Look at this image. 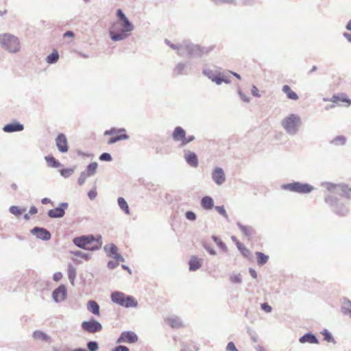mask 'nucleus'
I'll use <instances>...</instances> for the list:
<instances>
[{"label": "nucleus", "mask_w": 351, "mask_h": 351, "mask_svg": "<svg viewBox=\"0 0 351 351\" xmlns=\"http://www.w3.org/2000/svg\"><path fill=\"white\" fill-rule=\"evenodd\" d=\"M116 15L117 21L112 24L109 30L110 38L114 42L128 38L134 29V25L121 8L117 10Z\"/></svg>", "instance_id": "obj_1"}, {"label": "nucleus", "mask_w": 351, "mask_h": 351, "mask_svg": "<svg viewBox=\"0 0 351 351\" xmlns=\"http://www.w3.org/2000/svg\"><path fill=\"white\" fill-rule=\"evenodd\" d=\"M332 102H337L339 101L347 102L348 104H351V100L348 99L347 97H343L342 99L340 98L339 96L334 95L331 99Z\"/></svg>", "instance_id": "obj_53"}, {"label": "nucleus", "mask_w": 351, "mask_h": 351, "mask_svg": "<svg viewBox=\"0 0 351 351\" xmlns=\"http://www.w3.org/2000/svg\"><path fill=\"white\" fill-rule=\"evenodd\" d=\"M104 250L105 252L108 254L109 257L113 258V256H115L118 254V248L116 245L114 243L107 244L104 247Z\"/></svg>", "instance_id": "obj_28"}, {"label": "nucleus", "mask_w": 351, "mask_h": 351, "mask_svg": "<svg viewBox=\"0 0 351 351\" xmlns=\"http://www.w3.org/2000/svg\"><path fill=\"white\" fill-rule=\"evenodd\" d=\"M24 210H25V209L20 208L19 207H18L16 206H11L9 208L10 213L16 217L20 216Z\"/></svg>", "instance_id": "obj_48"}, {"label": "nucleus", "mask_w": 351, "mask_h": 351, "mask_svg": "<svg viewBox=\"0 0 351 351\" xmlns=\"http://www.w3.org/2000/svg\"><path fill=\"white\" fill-rule=\"evenodd\" d=\"M129 138H130V136L127 134H119V135L111 137L108 140V144L112 145V144H114L120 141L128 140V139H129Z\"/></svg>", "instance_id": "obj_37"}, {"label": "nucleus", "mask_w": 351, "mask_h": 351, "mask_svg": "<svg viewBox=\"0 0 351 351\" xmlns=\"http://www.w3.org/2000/svg\"><path fill=\"white\" fill-rule=\"evenodd\" d=\"M321 334L324 336V339L326 342L332 343L334 344L336 343V341L335 340L333 336L332 335L331 332L328 330L324 329L321 332Z\"/></svg>", "instance_id": "obj_38"}, {"label": "nucleus", "mask_w": 351, "mask_h": 351, "mask_svg": "<svg viewBox=\"0 0 351 351\" xmlns=\"http://www.w3.org/2000/svg\"><path fill=\"white\" fill-rule=\"evenodd\" d=\"M112 351H130V350L125 346L119 345L113 348Z\"/></svg>", "instance_id": "obj_64"}, {"label": "nucleus", "mask_w": 351, "mask_h": 351, "mask_svg": "<svg viewBox=\"0 0 351 351\" xmlns=\"http://www.w3.org/2000/svg\"><path fill=\"white\" fill-rule=\"evenodd\" d=\"M99 160H101V161H106V162H110L112 160V156L110 155V154L109 153H107V152H104L102 153L99 157Z\"/></svg>", "instance_id": "obj_56"}, {"label": "nucleus", "mask_w": 351, "mask_h": 351, "mask_svg": "<svg viewBox=\"0 0 351 351\" xmlns=\"http://www.w3.org/2000/svg\"><path fill=\"white\" fill-rule=\"evenodd\" d=\"M204 260L196 256H192L189 261V271H195L199 269L203 265Z\"/></svg>", "instance_id": "obj_22"}, {"label": "nucleus", "mask_w": 351, "mask_h": 351, "mask_svg": "<svg viewBox=\"0 0 351 351\" xmlns=\"http://www.w3.org/2000/svg\"><path fill=\"white\" fill-rule=\"evenodd\" d=\"M95 241H96L97 243L94 245H92L91 247H88L87 250L96 251V250H98L99 249H100V247H101V245H102L101 236L97 235V237H95Z\"/></svg>", "instance_id": "obj_46"}, {"label": "nucleus", "mask_w": 351, "mask_h": 351, "mask_svg": "<svg viewBox=\"0 0 351 351\" xmlns=\"http://www.w3.org/2000/svg\"><path fill=\"white\" fill-rule=\"evenodd\" d=\"M88 351H97L99 350V344L96 341H89L86 343Z\"/></svg>", "instance_id": "obj_49"}, {"label": "nucleus", "mask_w": 351, "mask_h": 351, "mask_svg": "<svg viewBox=\"0 0 351 351\" xmlns=\"http://www.w3.org/2000/svg\"><path fill=\"white\" fill-rule=\"evenodd\" d=\"M237 93L239 95L240 99L243 101L246 102V103H249L250 101V97L246 95L244 93H243L242 90H241V88H237Z\"/></svg>", "instance_id": "obj_54"}, {"label": "nucleus", "mask_w": 351, "mask_h": 351, "mask_svg": "<svg viewBox=\"0 0 351 351\" xmlns=\"http://www.w3.org/2000/svg\"><path fill=\"white\" fill-rule=\"evenodd\" d=\"M346 142V138L344 136L339 135L334 138L331 141L330 143L332 145H335L336 146L339 145H345Z\"/></svg>", "instance_id": "obj_42"}, {"label": "nucleus", "mask_w": 351, "mask_h": 351, "mask_svg": "<svg viewBox=\"0 0 351 351\" xmlns=\"http://www.w3.org/2000/svg\"><path fill=\"white\" fill-rule=\"evenodd\" d=\"M167 322L168 324L173 328H178L182 325L181 321L178 317H169Z\"/></svg>", "instance_id": "obj_41"}, {"label": "nucleus", "mask_w": 351, "mask_h": 351, "mask_svg": "<svg viewBox=\"0 0 351 351\" xmlns=\"http://www.w3.org/2000/svg\"><path fill=\"white\" fill-rule=\"evenodd\" d=\"M201 206L206 210H211L214 208V200L210 196H204L201 199Z\"/></svg>", "instance_id": "obj_23"}, {"label": "nucleus", "mask_w": 351, "mask_h": 351, "mask_svg": "<svg viewBox=\"0 0 351 351\" xmlns=\"http://www.w3.org/2000/svg\"><path fill=\"white\" fill-rule=\"evenodd\" d=\"M95 241V237L93 234L82 235L73 239V243L77 247L87 250L88 245L92 244Z\"/></svg>", "instance_id": "obj_10"}, {"label": "nucleus", "mask_w": 351, "mask_h": 351, "mask_svg": "<svg viewBox=\"0 0 351 351\" xmlns=\"http://www.w3.org/2000/svg\"><path fill=\"white\" fill-rule=\"evenodd\" d=\"M255 254L257 258V264L258 265L263 266L267 263L269 260V256L261 252H256Z\"/></svg>", "instance_id": "obj_32"}, {"label": "nucleus", "mask_w": 351, "mask_h": 351, "mask_svg": "<svg viewBox=\"0 0 351 351\" xmlns=\"http://www.w3.org/2000/svg\"><path fill=\"white\" fill-rule=\"evenodd\" d=\"M117 134H126V130L123 128H111L108 130H106L104 132L105 136H110L114 135Z\"/></svg>", "instance_id": "obj_35"}, {"label": "nucleus", "mask_w": 351, "mask_h": 351, "mask_svg": "<svg viewBox=\"0 0 351 351\" xmlns=\"http://www.w3.org/2000/svg\"><path fill=\"white\" fill-rule=\"evenodd\" d=\"M67 296V289L64 285H60L52 293V298L56 303L64 301Z\"/></svg>", "instance_id": "obj_14"}, {"label": "nucleus", "mask_w": 351, "mask_h": 351, "mask_svg": "<svg viewBox=\"0 0 351 351\" xmlns=\"http://www.w3.org/2000/svg\"><path fill=\"white\" fill-rule=\"evenodd\" d=\"M325 202L330 206L332 211L337 215L345 217L348 214V207L337 197L328 195L325 197Z\"/></svg>", "instance_id": "obj_5"}, {"label": "nucleus", "mask_w": 351, "mask_h": 351, "mask_svg": "<svg viewBox=\"0 0 351 351\" xmlns=\"http://www.w3.org/2000/svg\"><path fill=\"white\" fill-rule=\"evenodd\" d=\"M214 47H204L193 43L190 40H183V57L189 58H200L204 55L208 54Z\"/></svg>", "instance_id": "obj_2"}, {"label": "nucleus", "mask_w": 351, "mask_h": 351, "mask_svg": "<svg viewBox=\"0 0 351 351\" xmlns=\"http://www.w3.org/2000/svg\"><path fill=\"white\" fill-rule=\"evenodd\" d=\"M68 278L69 279L70 282L72 285H74V281L76 277V269L72 265H69L68 267Z\"/></svg>", "instance_id": "obj_40"}, {"label": "nucleus", "mask_w": 351, "mask_h": 351, "mask_svg": "<svg viewBox=\"0 0 351 351\" xmlns=\"http://www.w3.org/2000/svg\"><path fill=\"white\" fill-rule=\"evenodd\" d=\"M243 5L253 6L256 4V0H241Z\"/></svg>", "instance_id": "obj_63"}, {"label": "nucleus", "mask_w": 351, "mask_h": 351, "mask_svg": "<svg viewBox=\"0 0 351 351\" xmlns=\"http://www.w3.org/2000/svg\"><path fill=\"white\" fill-rule=\"evenodd\" d=\"M217 73L218 72H215L213 70L206 68H204L202 70L203 75L207 77L211 81H213V79H214Z\"/></svg>", "instance_id": "obj_47"}, {"label": "nucleus", "mask_w": 351, "mask_h": 351, "mask_svg": "<svg viewBox=\"0 0 351 351\" xmlns=\"http://www.w3.org/2000/svg\"><path fill=\"white\" fill-rule=\"evenodd\" d=\"M31 233L36 235L38 239L47 241L51 239V234L49 230L45 228L36 226L30 230Z\"/></svg>", "instance_id": "obj_13"}, {"label": "nucleus", "mask_w": 351, "mask_h": 351, "mask_svg": "<svg viewBox=\"0 0 351 351\" xmlns=\"http://www.w3.org/2000/svg\"><path fill=\"white\" fill-rule=\"evenodd\" d=\"M212 82H215L217 85H221L223 82L226 84H230L231 82L228 77H227L224 74L219 72L215 76L214 79H213Z\"/></svg>", "instance_id": "obj_30"}, {"label": "nucleus", "mask_w": 351, "mask_h": 351, "mask_svg": "<svg viewBox=\"0 0 351 351\" xmlns=\"http://www.w3.org/2000/svg\"><path fill=\"white\" fill-rule=\"evenodd\" d=\"M117 204L119 208L127 215L130 214V208L128 204L123 197H119L117 199Z\"/></svg>", "instance_id": "obj_34"}, {"label": "nucleus", "mask_w": 351, "mask_h": 351, "mask_svg": "<svg viewBox=\"0 0 351 351\" xmlns=\"http://www.w3.org/2000/svg\"><path fill=\"white\" fill-rule=\"evenodd\" d=\"M339 189L340 195L345 196L348 198L350 197L351 187L349 188L347 185L343 184L342 186H339Z\"/></svg>", "instance_id": "obj_44"}, {"label": "nucleus", "mask_w": 351, "mask_h": 351, "mask_svg": "<svg viewBox=\"0 0 351 351\" xmlns=\"http://www.w3.org/2000/svg\"><path fill=\"white\" fill-rule=\"evenodd\" d=\"M74 172V169L73 168H64L60 170V175L66 178L71 176Z\"/></svg>", "instance_id": "obj_51"}, {"label": "nucleus", "mask_w": 351, "mask_h": 351, "mask_svg": "<svg viewBox=\"0 0 351 351\" xmlns=\"http://www.w3.org/2000/svg\"><path fill=\"white\" fill-rule=\"evenodd\" d=\"M60 55L57 50H53L52 53L46 57V62L49 64H55L59 60Z\"/></svg>", "instance_id": "obj_31"}, {"label": "nucleus", "mask_w": 351, "mask_h": 351, "mask_svg": "<svg viewBox=\"0 0 351 351\" xmlns=\"http://www.w3.org/2000/svg\"><path fill=\"white\" fill-rule=\"evenodd\" d=\"M213 1L216 5H219V4H222V3H230V4H232L234 5H237L236 0H213Z\"/></svg>", "instance_id": "obj_58"}, {"label": "nucleus", "mask_w": 351, "mask_h": 351, "mask_svg": "<svg viewBox=\"0 0 351 351\" xmlns=\"http://www.w3.org/2000/svg\"><path fill=\"white\" fill-rule=\"evenodd\" d=\"M204 249L208 252L210 255L215 256L217 254L216 251L206 241L202 243Z\"/></svg>", "instance_id": "obj_52"}, {"label": "nucleus", "mask_w": 351, "mask_h": 351, "mask_svg": "<svg viewBox=\"0 0 351 351\" xmlns=\"http://www.w3.org/2000/svg\"><path fill=\"white\" fill-rule=\"evenodd\" d=\"M172 138L175 142H179V147H184L187 144L191 143L195 139L194 135L186 136L185 130L181 126H176L171 134Z\"/></svg>", "instance_id": "obj_7"}, {"label": "nucleus", "mask_w": 351, "mask_h": 351, "mask_svg": "<svg viewBox=\"0 0 351 351\" xmlns=\"http://www.w3.org/2000/svg\"><path fill=\"white\" fill-rule=\"evenodd\" d=\"M97 167H98L97 162H93L88 165V166L86 167V169L84 171L88 176H93L96 173Z\"/></svg>", "instance_id": "obj_33"}, {"label": "nucleus", "mask_w": 351, "mask_h": 351, "mask_svg": "<svg viewBox=\"0 0 351 351\" xmlns=\"http://www.w3.org/2000/svg\"><path fill=\"white\" fill-rule=\"evenodd\" d=\"M185 217L189 221H194L197 219V215L193 211L189 210L185 213Z\"/></svg>", "instance_id": "obj_57"}, {"label": "nucleus", "mask_w": 351, "mask_h": 351, "mask_svg": "<svg viewBox=\"0 0 351 351\" xmlns=\"http://www.w3.org/2000/svg\"><path fill=\"white\" fill-rule=\"evenodd\" d=\"M88 176L84 171H82L80 173V177L78 178V180H77L78 184L80 185V186L83 185L85 183V181H86V178Z\"/></svg>", "instance_id": "obj_59"}, {"label": "nucleus", "mask_w": 351, "mask_h": 351, "mask_svg": "<svg viewBox=\"0 0 351 351\" xmlns=\"http://www.w3.org/2000/svg\"><path fill=\"white\" fill-rule=\"evenodd\" d=\"M299 342L300 343L319 344V341L316 335L311 332H308L300 337Z\"/></svg>", "instance_id": "obj_21"}, {"label": "nucleus", "mask_w": 351, "mask_h": 351, "mask_svg": "<svg viewBox=\"0 0 351 351\" xmlns=\"http://www.w3.org/2000/svg\"><path fill=\"white\" fill-rule=\"evenodd\" d=\"M87 309L89 312L92 313L93 315H99V314H100L99 305L95 300H89L88 302Z\"/></svg>", "instance_id": "obj_26"}, {"label": "nucleus", "mask_w": 351, "mask_h": 351, "mask_svg": "<svg viewBox=\"0 0 351 351\" xmlns=\"http://www.w3.org/2000/svg\"><path fill=\"white\" fill-rule=\"evenodd\" d=\"M341 312L343 315L351 317V301L347 298H343V300Z\"/></svg>", "instance_id": "obj_29"}, {"label": "nucleus", "mask_w": 351, "mask_h": 351, "mask_svg": "<svg viewBox=\"0 0 351 351\" xmlns=\"http://www.w3.org/2000/svg\"><path fill=\"white\" fill-rule=\"evenodd\" d=\"M68 207L69 204L67 202H62L56 208L48 210V217L51 219L62 218L64 216L65 210Z\"/></svg>", "instance_id": "obj_12"}, {"label": "nucleus", "mask_w": 351, "mask_h": 351, "mask_svg": "<svg viewBox=\"0 0 351 351\" xmlns=\"http://www.w3.org/2000/svg\"><path fill=\"white\" fill-rule=\"evenodd\" d=\"M56 145L60 153H66L69 150L67 138L63 133L58 134L56 138Z\"/></svg>", "instance_id": "obj_17"}, {"label": "nucleus", "mask_w": 351, "mask_h": 351, "mask_svg": "<svg viewBox=\"0 0 351 351\" xmlns=\"http://www.w3.org/2000/svg\"><path fill=\"white\" fill-rule=\"evenodd\" d=\"M71 253L77 257H80L86 261H88L90 258L91 254L89 253H84L83 252L75 250L71 251Z\"/></svg>", "instance_id": "obj_45"}, {"label": "nucleus", "mask_w": 351, "mask_h": 351, "mask_svg": "<svg viewBox=\"0 0 351 351\" xmlns=\"http://www.w3.org/2000/svg\"><path fill=\"white\" fill-rule=\"evenodd\" d=\"M211 177L213 182L220 186L226 182V175L221 167H215L211 173Z\"/></svg>", "instance_id": "obj_16"}, {"label": "nucleus", "mask_w": 351, "mask_h": 351, "mask_svg": "<svg viewBox=\"0 0 351 351\" xmlns=\"http://www.w3.org/2000/svg\"><path fill=\"white\" fill-rule=\"evenodd\" d=\"M215 209L223 217H224L226 219H228V216L227 215V213L224 208L223 206H214Z\"/></svg>", "instance_id": "obj_55"}, {"label": "nucleus", "mask_w": 351, "mask_h": 351, "mask_svg": "<svg viewBox=\"0 0 351 351\" xmlns=\"http://www.w3.org/2000/svg\"><path fill=\"white\" fill-rule=\"evenodd\" d=\"M110 298L112 302L125 308H136L138 306V302L134 297L126 295L121 291H115L112 292Z\"/></svg>", "instance_id": "obj_4"}, {"label": "nucleus", "mask_w": 351, "mask_h": 351, "mask_svg": "<svg viewBox=\"0 0 351 351\" xmlns=\"http://www.w3.org/2000/svg\"><path fill=\"white\" fill-rule=\"evenodd\" d=\"M261 308L266 313H270L272 311L271 306L267 302L262 303L261 304Z\"/></svg>", "instance_id": "obj_61"}, {"label": "nucleus", "mask_w": 351, "mask_h": 351, "mask_svg": "<svg viewBox=\"0 0 351 351\" xmlns=\"http://www.w3.org/2000/svg\"><path fill=\"white\" fill-rule=\"evenodd\" d=\"M211 239L223 252H228V247L218 237L213 235Z\"/></svg>", "instance_id": "obj_39"}, {"label": "nucleus", "mask_w": 351, "mask_h": 351, "mask_svg": "<svg viewBox=\"0 0 351 351\" xmlns=\"http://www.w3.org/2000/svg\"><path fill=\"white\" fill-rule=\"evenodd\" d=\"M282 90L284 93L286 94L287 97L289 99L295 101L298 100L299 98L298 94L295 92L293 91L289 85H284L282 86Z\"/></svg>", "instance_id": "obj_27"}, {"label": "nucleus", "mask_w": 351, "mask_h": 351, "mask_svg": "<svg viewBox=\"0 0 351 351\" xmlns=\"http://www.w3.org/2000/svg\"><path fill=\"white\" fill-rule=\"evenodd\" d=\"M138 337L137 335L130 330L123 331L121 333L119 338L117 339V343H134L138 341Z\"/></svg>", "instance_id": "obj_11"}, {"label": "nucleus", "mask_w": 351, "mask_h": 351, "mask_svg": "<svg viewBox=\"0 0 351 351\" xmlns=\"http://www.w3.org/2000/svg\"><path fill=\"white\" fill-rule=\"evenodd\" d=\"M301 125V118L296 114H290L281 121L282 127L286 132L291 136H294L298 134Z\"/></svg>", "instance_id": "obj_3"}, {"label": "nucleus", "mask_w": 351, "mask_h": 351, "mask_svg": "<svg viewBox=\"0 0 351 351\" xmlns=\"http://www.w3.org/2000/svg\"><path fill=\"white\" fill-rule=\"evenodd\" d=\"M184 153L186 162L191 167H197L199 164L197 155L195 152L189 150H184Z\"/></svg>", "instance_id": "obj_19"}, {"label": "nucleus", "mask_w": 351, "mask_h": 351, "mask_svg": "<svg viewBox=\"0 0 351 351\" xmlns=\"http://www.w3.org/2000/svg\"><path fill=\"white\" fill-rule=\"evenodd\" d=\"M322 185L325 186L328 191L336 192L339 194V186H342L343 184H335L330 182H324Z\"/></svg>", "instance_id": "obj_36"}, {"label": "nucleus", "mask_w": 351, "mask_h": 351, "mask_svg": "<svg viewBox=\"0 0 351 351\" xmlns=\"http://www.w3.org/2000/svg\"><path fill=\"white\" fill-rule=\"evenodd\" d=\"M170 48L176 50L177 54L180 57H183V40L179 44L173 43L170 45Z\"/></svg>", "instance_id": "obj_43"}, {"label": "nucleus", "mask_w": 351, "mask_h": 351, "mask_svg": "<svg viewBox=\"0 0 351 351\" xmlns=\"http://www.w3.org/2000/svg\"><path fill=\"white\" fill-rule=\"evenodd\" d=\"M282 189L300 194H308L314 190V187L312 185L296 181L282 184Z\"/></svg>", "instance_id": "obj_8"}, {"label": "nucleus", "mask_w": 351, "mask_h": 351, "mask_svg": "<svg viewBox=\"0 0 351 351\" xmlns=\"http://www.w3.org/2000/svg\"><path fill=\"white\" fill-rule=\"evenodd\" d=\"M237 226L242 233L248 238L255 233V230L252 226L243 225L241 222H237Z\"/></svg>", "instance_id": "obj_24"}, {"label": "nucleus", "mask_w": 351, "mask_h": 351, "mask_svg": "<svg viewBox=\"0 0 351 351\" xmlns=\"http://www.w3.org/2000/svg\"><path fill=\"white\" fill-rule=\"evenodd\" d=\"M241 254L246 258L250 259L251 258V252L250 251L245 247V246L239 250Z\"/></svg>", "instance_id": "obj_60"}, {"label": "nucleus", "mask_w": 351, "mask_h": 351, "mask_svg": "<svg viewBox=\"0 0 351 351\" xmlns=\"http://www.w3.org/2000/svg\"><path fill=\"white\" fill-rule=\"evenodd\" d=\"M0 45L10 53H16L21 48L19 38L10 34L0 35Z\"/></svg>", "instance_id": "obj_6"}, {"label": "nucleus", "mask_w": 351, "mask_h": 351, "mask_svg": "<svg viewBox=\"0 0 351 351\" xmlns=\"http://www.w3.org/2000/svg\"><path fill=\"white\" fill-rule=\"evenodd\" d=\"M3 131L6 133L21 132L24 130V125L17 121L5 124L3 127Z\"/></svg>", "instance_id": "obj_18"}, {"label": "nucleus", "mask_w": 351, "mask_h": 351, "mask_svg": "<svg viewBox=\"0 0 351 351\" xmlns=\"http://www.w3.org/2000/svg\"><path fill=\"white\" fill-rule=\"evenodd\" d=\"M230 280L233 284H241L242 282V276L241 274H232L230 276Z\"/></svg>", "instance_id": "obj_50"}, {"label": "nucleus", "mask_w": 351, "mask_h": 351, "mask_svg": "<svg viewBox=\"0 0 351 351\" xmlns=\"http://www.w3.org/2000/svg\"><path fill=\"white\" fill-rule=\"evenodd\" d=\"M227 351H239V350L235 346L234 342L230 341L226 348Z\"/></svg>", "instance_id": "obj_62"}, {"label": "nucleus", "mask_w": 351, "mask_h": 351, "mask_svg": "<svg viewBox=\"0 0 351 351\" xmlns=\"http://www.w3.org/2000/svg\"><path fill=\"white\" fill-rule=\"evenodd\" d=\"M47 166L52 168H59L62 166V163L53 156L48 155L45 157Z\"/></svg>", "instance_id": "obj_25"}, {"label": "nucleus", "mask_w": 351, "mask_h": 351, "mask_svg": "<svg viewBox=\"0 0 351 351\" xmlns=\"http://www.w3.org/2000/svg\"><path fill=\"white\" fill-rule=\"evenodd\" d=\"M189 62H178L173 70V75H187L191 71Z\"/></svg>", "instance_id": "obj_15"}, {"label": "nucleus", "mask_w": 351, "mask_h": 351, "mask_svg": "<svg viewBox=\"0 0 351 351\" xmlns=\"http://www.w3.org/2000/svg\"><path fill=\"white\" fill-rule=\"evenodd\" d=\"M81 328L88 333H97L102 330L103 326L94 317H91L90 319L82 322Z\"/></svg>", "instance_id": "obj_9"}, {"label": "nucleus", "mask_w": 351, "mask_h": 351, "mask_svg": "<svg viewBox=\"0 0 351 351\" xmlns=\"http://www.w3.org/2000/svg\"><path fill=\"white\" fill-rule=\"evenodd\" d=\"M32 337L36 340L41 342L47 343H51L52 340L51 337L48 335L46 332L40 330H36L32 332Z\"/></svg>", "instance_id": "obj_20"}]
</instances>
